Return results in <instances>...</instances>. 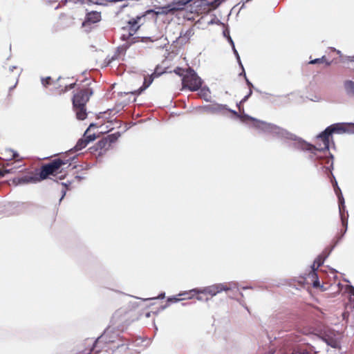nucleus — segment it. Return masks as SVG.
Here are the masks:
<instances>
[{
	"mask_svg": "<svg viewBox=\"0 0 354 354\" xmlns=\"http://www.w3.org/2000/svg\"><path fill=\"white\" fill-rule=\"evenodd\" d=\"M223 35H224V36H225V37H227V36L229 35V32H227H227H226V31H224V32H223Z\"/></svg>",
	"mask_w": 354,
	"mask_h": 354,
	"instance_id": "nucleus-46",
	"label": "nucleus"
},
{
	"mask_svg": "<svg viewBox=\"0 0 354 354\" xmlns=\"http://www.w3.org/2000/svg\"><path fill=\"white\" fill-rule=\"evenodd\" d=\"M324 59V57H322V58H317V59H315L313 60H311L309 63L311 64H317V63L323 62Z\"/></svg>",
	"mask_w": 354,
	"mask_h": 354,
	"instance_id": "nucleus-27",
	"label": "nucleus"
},
{
	"mask_svg": "<svg viewBox=\"0 0 354 354\" xmlns=\"http://www.w3.org/2000/svg\"><path fill=\"white\" fill-rule=\"evenodd\" d=\"M326 344L333 348H337L339 343L335 339H325Z\"/></svg>",
	"mask_w": 354,
	"mask_h": 354,
	"instance_id": "nucleus-23",
	"label": "nucleus"
},
{
	"mask_svg": "<svg viewBox=\"0 0 354 354\" xmlns=\"http://www.w3.org/2000/svg\"><path fill=\"white\" fill-rule=\"evenodd\" d=\"M227 40L229 41V42L232 45V46L234 47V41L230 35L227 36Z\"/></svg>",
	"mask_w": 354,
	"mask_h": 354,
	"instance_id": "nucleus-40",
	"label": "nucleus"
},
{
	"mask_svg": "<svg viewBox=\"0 0 354 354\" xmlns=\"http://www.w3.org/2000/svg\"><path fill=\"white\" fill-rule=\"evenodd\" d=\"M224 109H227V105L218 103L207 104L203 106H198L196 108V110L200 112H207L212 114L222 113Z\"/></svg>",
	"mask_w": 354,
	"mask_h": 354,
	"instance_id": "nucleus-6",
	"label": "nucleus"
},
{
	"mask_svg": "<svg viewBox=\"0 0 354 354\" xmlns=\"http://www.w3.org/2000/svg\"><path fill=\"white\" fill-rule=\"evenodd\" d=\"M123 30L124 32L127 31V32H124L121 35V39L122 40H129L131 37L134 35L135 33H132V31L128 28H123Z\"/></svg>",
	"mask_w": 354,
	"mask_h": 354,
	"instance_id": "nucleus-20",
	"label": "nucleus"
},
{
	"mask_svg": "<svg viewBox=\"0 0 354 354\" xmlns=\"http://www.w3.org/2000/svg\"><path fill=\"white\" fill-rule=\"evenodd\" d=\"M210 91L207 87H203L201 88L199 92V96L202 98H203L205 101H209L210 97Z\"/></svg>",
	"mask_w": 354,
	"mask_h": 354,
	"instance_id": "nucleus-18",
	"label": "nucleus"
},
{
	"mask_svg": "<svg viewBox=\"0 0 354 354\" xmlns=\"http://www.w3.org/2000/svg\"><path fill=\"white\" fill-rule=\"evenodd\" d=\"M15 68H16V66H10V71H11V72H12V71H13V70H14Z\"/></svg>",
	"mask_w": 354,
	"mask_h": 354,
	"instance_id": "nucleus-45",
	"label": "nucleus"
},
{
	"mask_svg": "<svg viewBox=\"0 0 354 354\" xmlns=\"http://www.w3.org/2000/svg\"><path fill=\"white\" fill-rule=\"evenodd\" d=\"M236 286V283L234 282H230L228 283H216L203 288H194L190 290V292H194L196 294H207L214 297L223 291H228L232 288H235Z\"/></svg>",
	"mask_w": 354,
	"mask_h": 354,
	"instance_id": "nucleus-3",
	"label": "nucleus"
},
{
	"mask_svg": "<svg viewBox=\"0 0 354 354\" xmlns=\"http://www.w3.org/2000/svg\"><path fill=\"white\" fill-rule=\"evenodd\" d=\"M187 292H183V293H180V294H179V295H180V296H183V295H187Z\"/></svg>",
	"mask_w": 354,
	"mask_h": 354,
	"instance_id": "nucleus-47",
	"label": "nucleus"
},
{
	"mask_svg": "<svg viewBox=\"0 0 354 354\" xmlns=\"http://www.w3.org/2000/svg\"><path fill=\"white\" fill-rule=\"evenodd\" d=\"M202 83L201 78L190 68L187 70L182 79L183 88H188L192 91H198L201 88Z\"/></svg>",
	"mask_w": 354,
	"mask_h": 354,
	"instance_id": "nucleus-4",
	"label": "nucleus"
},
{
	"mask_svg": "<svg viewBox=\"0 0 354 354\" xmlns=\"http://www.w3.org/2000/svg\"><path fill=\"white\" fill-rule=\"evenodd\" d=\"M51 78L50 77H47L46 78H41V84L44 86L46 87L48 85L50 84Z\"/></svg>",
	"mask_w": 354,
	"mask_h": 354,
	"instance_id": "nucleus-25",
	"label": "nucleus"
},
{
	"mask_svg": "<svg viewBox=\"0 0 354 354\" xmlns=\"http://www.w3.org/2000/svg\"><path fill=\"white\" fill-rule=\"evenodd\" d=\"M232 50H233V52H234V55H235V56H236V59H237L238 62L239 63V65H240L242 68H243V65H242V64H241V59H240L239 55V53H238L237 50H236V48H235V46H234V47H232Z\"/></svg>",
	"mask_w": 354,
	"mask_h": 354,
	"instance_id": "nucleus-26",
	"label": "nucleus"
},
{
	"mask_svg": "<svg viewBox=\"0 0 354 354\" xmlns=\"http://www.w3.org/2000/svg\"><path fill=\"white\" fill-rule=\"evenodd\" d=\"M348 290H349V292L351 293V295L354 296V287L353 286H350L348 287Z\"/></svg>",
	"mask_w": 354,
	"mask_h": 354,
	"instance_id": "nucleus-38",
	"label": "nucleus"
},
{
	"mask_svg": "<svg viewBox=\"0 0 354 354\" xmlns=\"http://www.w3.org/2000/svg\"><path fill=\"white\" fill-rule=\"evenodd\" d=\"M133 39H134V38H132L131 43H133Z\"/></svg>",
	"mask_w": 354,
	"mask_h": 354,
	"instance_id": "nucleus-50",
	"label": "nucleus"
},
{
	"mask_svg": "<svg viewBox=\"0 0 354 354\" xmlns=\"http://www.w3.org/2000/svg\"><path fill=\"white\" fill-rule=\"evenodd\" d=\"M252 91L251 88H250L249 93H247V95L242 99L241 102H245L248 100V99L250 97V96L252 95Z\"/></svg>",
	"mask_w": 354,
	"mask_h": 354,
	"instance_id": "nucleus-28",
	"label": "nucleus"
},
{
	"mask_svg": "<svg viewBox=\"0 0 354 354\" xmlns=\"http://www.w3.org/2000/svg\"><path fill=\"white\" fill-rule=\"evenodd\" d=\"M346 93L351 96L354 97V82L352 80H346L344 83Z\"/></svg>",
	"mask_w": 354,
	"mask_h": 354,
	"instance_id": "nucleus-13",
	"label": "nucleus"
},
{
	"mask_svg": "<svg viewBox=\"0 0 354 354\" xmlns=\"http://www.w3.org/2000/svg\"><path fill=\"white\" fill-rule=\"evenodd\" d=\"M194 31L192 28H189L185 31L182 30L180 32V35L176 38V41H179L182 44H185L194 35Z\"/></svg>",
	"mask_w": 354,
	"mask_h": 354,
	"instance_id": "nucleus-12",
	"label": "nucleus"
},
{
	"mask_svg": "<svg viewBox=\"0 0 354 354\" xmlns=\"http://www.w3.org/2000/svg\"><path fill=\"white\" fill-rule=\"evenodd\" d=\"M182 71V69H181V68H177V69H176V70L174 71V72H175L176 74L179 75L180 76H184V75H185V74L181 73H180V71Z\"/></svg>",
	"mask_w": 354,
	"mask_h": 354,
	"instance_id": "nucleus-36",
	"label": "nucleus"
},
{
	"mask_svg": "<svg viewBox=\"0 0 354 354\" xmlns=\"http://www.w3.org/2000/svg\"><path fill=\"white\" fill-rule=\"evenodd\" d=\"M225 110L227 111H229L230 113H232L234 115H235L236 116L240 117V115H238V113L236 111H234L232 109H228L227 107V109H225ZM241 118L242 120L249 119V120H250L252 121H254V125H253L254 127H255L256 129H259L261 132L264 133L270 134V135L273 136L274 137H276V138H279V137L275 133H272V132H269V131H266L262 128L258 127L259 123H261V122L267 123L266 122L261 121V120H258L256 118H252V117H251V116H250L248 115H245V114L242 115V116H241Z\"/></svg>",
	"mask_w": 354,
	"mask_h": 354,
	"instance_id": "nucleus-8",
	"label": "nucleus"
},
{
	"mask_svg": "<svg viewBox=\"0 0 354 354\" xmlns=\"http://www.w3.org/2000/svg\"><path fill=\"white\" fill-rule=\"evenodd\" d=\"M152 82L153 78L151 77L145 78L143 85L138 90L134 91L133 93L140 94L143 91H145L147 88H148L150 86Z\"/></svg>",
	"mask_w": 354,
	"mask_h": 354,
	"instance_id": "nucleus-14",
	"label": "nucleus"
},
{
	"mask_svg": "<svg viewBox=\"0 0 354 354\" xmlns=\"http://www.w3.org/2000/svg\"><path fill=\"white\" fill-rule=\"evenodd\" d=\"M335 192L336 194L337 195L338 200H339V214L341 216L342 225L345 227V230L343 234H344L346 232L347 227H348V221L344 218L343 212L345 211V205H344V199L340 189L337 187V183L335 182ZM342 234V236H343Z\"/></svg>",
	"mask_w": 354,
	"mask_h": 354,
	"instance_id": "nucleus-7",
	"label": "nucleus"
},
{
	"mask_svg": "<svg viewBox=\"0 0 354 354\" xmlns=\"http://www.w3.org/2000/svg\"><path fill=\"white\" fill-rule=\"evenodd\" d=\"M100 19H101L100 12H98L96 11H92V12L87 13L85 20L83 22L82 25L84 26H86L91 24L97 23L98 21H100Z\"/></svg>",
	"mask_w": 354,
	"mask_h": 354,
	"instance_id": "nucleus-10",
	"label": "nucleus"
},
{
	"mask_svg": "<svg viewBox=\"0 0 354 354\" xmlns=\"http://www.w3.org/2000/svg\"><path fill=\"white\" fill-rule=\"evenodd\" d=\"M70 165L69 160H63L59 158L54 159L50 163L44 165L41 168L39 177L41 180L46 179L49 175H53L56 172L62 165Z\"/></svg>",
	"mask_w": 354,
	"mask_h": 354,
	"instance_id": "nucleus-5",
	"label": "nucleus"
},
{
	"mask_svg": "<svg viewBox=\"0 0 354 354\" xmlns=\"http://www.w3.org/2000/svg\"><path fill=\"white\" fill-rule=\"evenodd\" d=\"M6 153H8V158L10 159H14L18 156L17 152L13 151L12 149H7Z\"/></svg>",
	"mask_w": 354,
	"mask_h": 354,
	"instance_id": "nucleus-22",
	"label": "nucleus"
},
{
	"mask_svg": "<svg viewBox=\"0 0 354 354\" xmlns=\"http://www.w3.org/2000/svg\"><path fill=\"white\" fill-rule=\"evenodd\" d=\"M258 127L262 128L266 131H269L275 133L279 139L292 140L294 141V147L301 150L308 151L311 153L310 158L313 160H317L320 165L324 163L322 160H326L327 165H324L329 171L333 169V162L332 155L327 156L329 149V137L333 133H343L348 132V130L345 124H335L328 127L324 131L320 133L317 136V139L322 142V145L319 147L314 146L310 143L306 142L301 138L297 137L296 135L288 131L286 129H283L272 123H259Z\"/></svg>",
	"mask_w": 354,
	"mask_h": 354,
	"instance_id": "nucleus-1",
	"label": "nucleus"
},
{
	"mask_svg": "<svg viewBox=\"0 0 354 354\" xmlns=\"http://www.w3.org/2000/svg\"><path fill=\"white\" fill-rule=\"evenodd\" d=\"M334 247H335V245H333L330 248H326L323 251V252L315 259V260L314 261H315V263H317V268H319V267L321 266L324 263L325 259L330 255V254L334 249Z\"/></svg>",
	"mask_w": 354,
	"mask_h": 354,
	"instance_id": "nucleus-11",
	"label": "nucleus"
},
{
	"mask_svg": "<svg viewBox=\"0 0 354 354\" xmlns=\"http://www.w3.org/2000/svg\"><path fill=\"white\" fill-rule=\"evenodd\" d=\"M75 83H73L68 86H66L65 89L63 91V92H66L67 91L75 87Z\"/></svg>",
	"mask_w": 354,
	"mask_h": 354,
	"instance_id": "nucleus-32",
	"label": "nucleus"
},
{
	"mask_svg": "<svg viewBox=\"0 0 354 354\" xmlns=\"http://www.w3.org/2000/svg\"><path fill=\"white\" fill-rule=\"evenodd\" d=\"M8 170H1L0 169V178L3 177L6 173H8Z\"/></svg>",
	"mask_w": 354,
	"mask_h": 354,
	"instance_id": "nucleus-35",
	"label": "nucleus"
},
{
	"mask_svg": "<svg viewBox=\"0 0 354 354\" xmlns=\"http://www.w3.org/2000/svg\"><path fill=\"white\" fill-rule=\"evenodd\" d=\"M41 181L40 177L37 174L35 175H26L21 177L17 178L14 180V182L17 185H24L28 183H37Z\"/></svg>",
	"mask_w": 354,
	"mask_h": 354,
	"instance_id": "nucleus-9",
	"label": "nucleus"
},
{
	"mask_svg": "<svg viewBox=\"0 0 354 354\" xmlns=\"http://www.w3.org/2000/svg\"><path fill=\"white\" fill-rule=\"evenodd\" d=\"M95 124H91L88 127V128L86 129V131H85V133H84V136H83V138L86 140L87 142L89 143L93 140H95L96 138V136L93 133V134H89L88 135V131H89V129L94 127Z\"/></svg>",
	"mask_w": 354,
	"mask_h": 354,
	"instance_id": "nucleus-17",
	"label": "nucleus"
},
{
	"mask_svg": "<svg viewBox=\"0 0 354 354\" xmlns=\"http://www.w3.org/2000/svg\"><path fill=\"white\" fill-rule=\"evenodd\" d=\"M88 144V143L87 142L86 140H85L84 138H82L77 142L75 146L72 150L75 151H80L85 148Z\"/></svg>",
	"mask_w": 354,
	"mask_h": 354,
	"instance_id": "nucleus-16",
	"label": "nucleus"
},
{
	"mask_svg": "<svg viewBox=\"0 0 354 354\" xmlns=\"http://www.w3.org/2000/svg\"><path fill=\"white\" fill-rule=\"evenodd\" d=\"M292 354H309L306 350H297L295 351Z\"/></svg>",
	"mask_w": 354,
	"mask_h": 354,
	"instance_id": "nucleus-31",
	"label": "nucleus"
},
{
	"mask_svg": "<svg viewBox=\"0 0 354 354\" xmlns=\"http://www.w3.org/2000/svg\"><path fill=\"white\" fill-rule=\"evenodd\" d=\"M165 297V293H161L158 297H153V299H163Z\"/></svg>",
	"mask_w": 354,
	"mask_h": 354,
	"instance_id": "nucleus-41",
	"label": "nucleus"
},
{
	"mask_svg": "<svg viewBox=\"0 0 354 354\" xmlns=\"http://www.w3.org/2000/svg\"><path fill=\"white\" fill-rule=\"evenodd\" d=\"M252 91L251 88H250L249 93H247V95L242 99L241 102H245L248 100V99L250 97V96L252 95Z\"/></svg>",
	"mask_w": 354,
	"mask_h": 354,
	"instance_id": "nucleus-30",
	"label": "nucleus"
},
{
	"mask_svg": "<svg viewBox=\"0 0 354 354\" xmlns=\"http://www.w3.org/2000/svg\"><path fill=\"white\" fill-rule=\"evenodd\" d=\"M243 289H248V287H243Z\"/></svg>",
	"mask_w": 354,
	"mask_h": 354,
	"instance_id": "nucleus-51",
	"label": "nucleus"
},
{
	"mask_svg": "<svg viewBox=\"0 0 354 354\" xmlns=\"http://www.w3.org/2000/svg\"><path fill=\"white\" fill-rule=\"evenodd\" d=\"M312 271L309 274L310 276H312V277H317V274L316 273V270L318 269L317 268V263H315V261L313 262V264L311 266Z\"/></svg>",
	"mask_w": 354,
	"mask_h": 354,
	"instance_id": "nucleus-24",
	"label": "nucleus"
},
{
	"mask_svg": "<svg viewBox=\"0 0 354 354\" xmlns=\"http://www.w3.org/2000/svg\"><path fill=\"white\" fill-rule=\"evenodd\" d=\"M120 136V133L118 132L115 133H112V134L108 135L106 137H105V138L107 140L108 142L111 146V145L113 143H114L118 139Z\"/></svg>",
	"mask_w": 354,
	"mask_h": 354,
	"instance_id": "nucleus-21",
	"label": "nucleus"
},
{
	"mask_svg": "<svg viewBox=\"0 0 354 354\" xmlns=\"http://www.w3.org/2000/svg\"><path fill=\"white\" fill-rule=\"evenodd\" d=\"M192 0H180V3L182 6H185L189 3Z\"/></svg>",
	"mask_w": 354,
	"mask_h": 354,
	"instance_id": "nucleus-39",
	"label": "nucleus"
},
{
	"mask_svg": "<svg viewBox=\"0 0 354 354\" xmlns=\"http://www.w3.org/2000/svg\"><path fill=\"white\" fill-rule=\"evenodd\" d=\"M62 192H63V193H62V197H61V198H60V201L64 198V196H65V195H66V191H63Z\"/></svg>",
	"mask_w": 354,
	"mask_h": 354,
	"instance_id": "nucleus-43",
	"label": "nucleus"
},
{
	"mask_svg": "<svg viewBox=\"0 0 354 354\" xmlns=\"http://www.w3.org/2000/svg\"><path fill=\"white\" fill-rule=\"evenodd\" d=\"M196 299H197L198 300H199V301H201V300H202V297H199V296L196 297Z\"/></svg>",
	"mask_w": 354,
	"mask_h": 354,
	"instance_id": "nucleus-48",
	"label": "nucleus"
},
{
	"mask_svg": "<svg viewBox=\"0 0 354 354\" xmlns=\"http://www.w3.org/2000/svg\"><path fill=\"white\" fill-rule=\"evenodd\" d=\"M252 91L251 88H250L249 93H247V95L242 99L241 102H245L248 100V99L250 97V96L252 95Z\"/></svg>",
	"mask_w": 354,
	"mask_h": 354,
	"instance_id": "nucleus-29",
	"label": "nucleus"
},
{
	"mask_svg": "<svg viewBox=\"0 0 354 354\" xmlns=\"http://www.w3.org/2000/svg\"><path fill=\"white\" fill-rule=\"evenodd\" d=\"M93 95V91L90 88L81 90L75 94L73 97V110L76 117L80 120H84L87 116L86 104Z\"/></svg>",
	"mask_w": 354,
	"mask_h": 354,
	"instance_id": "nucleus-2",
	"label": "nucleus"
},
{
	"mask_svg": "<svg viewBox=\"0 0 354 354\" xmlns=\"http://www.w3.org/2000/svg\"><path fill=\"white\" fill-rule=\"evenodd\" d=\"M164 41H165V43L163 44L164 46H166L167 44H168V41L167 39V38H164Z\"/></svg>",
	"mask_w": 354,
	"mask_h": 354,
	"instance_id": "nucleus-44",
	"label": "nucleus"
},
{
	"mask_svg": "<svg viewBox=\"0 0 354 354\" xmlns=\"http://www.w3.org/2000/svg\"><path fill=\"white\" fill-rule=\"evenodd\" d=\"M180 300V299H178V298H176V297H169L167 299V301L170 302V301H172V302H178Z\"/></svg>",
	"mask_w": 354,
	"mask_h": 354,
	"instance_id": "nucleus-33",
	"label": "nucleus"
},
{
	"mask_svg": "<svg viewBox=\"0 0 354 354\" xmlns=\"http://www.w3.org/2000/svg\"><path fill=\"white\" fill-rule=\"evenodd\" d=\"M127 28H129L132 31V33H136L139 28V26L138 25V20L135 19L130 20Z\"/></svg>",
	"mask_w": 354,
	"mask_h": 354,
	"instance_id": "nucleus-19",
	"label": "nucleus"
},
{
	"mask_svg": "<svg viewBox=\"0 0 354 354\" xmlns=\"http://www.w3.org/2000/svg\"><path fill=\"white\" fill-rule=\"evenodd\" d=\"M110 147L111 145L105 138L98 141L97 144V149L103 150L104 151H107Z\"/></svg>",
	"mask_w": 354,
	"mask_h": 354,
	"instance_id": "nucleus-15",
	"label": "nucleus"
},
{
	"mask_svg": "<svg viewBox=\"0 0 354 354\" xmlns=\"http://www.w3.org/2000/svg\"><path fill=\"white\" fill-rule=\"evenodd\" d=\"M331 49H332L333 50H334V51H336V52H337V53L338 55H341L342 53H341V51H340V50H336V49H335V48H331Z\"/></svg>",
	"mask_w": 354,
	"mask_h": 354,
	"instance_id": "nucleus-42",
	"label": "nucleus"
},
{
	"mask_svg": "<svg viewBox=\"0 0 354 354\" xmlns=\"http://www.w3.org/2000/svg\"><path fill=\"white\" fill-rule=\"evenodd\" d=\"M315 278H316V279L313 281V287L316 288V287L319 286L320 284H319V281L318 279V277H317Z\"/></svg>",
	"mask_w": 354,
	"mask_h": 354,
	"instance_id": "nucleus-34",
	"label": "nucleus"
},
{
	"mask_svg": "<svg viewBox=\"0 0 354 354\" xmlns=\"http://www.w3.org/2000/svg\"><path fill=\"white\" fill-rule=\"evenodd\" d=\"M144 39H149L151 41H153V40H152L150 37H147V38H145Z\"/></svg>",
	"mask_w": 354,
	"mask_h": 354,
	"instance_id": "nucleus-49",
	"label": "nucleus"
},
{
	"mask_svg": "<svg viewBox=\"0 0 354 354\" xmlns=\"http://www.w3.org/2000/svg\"><path fill=\"white\" fill-rule=\"evenodd\" d=\"M244 75H245V74ZM245 78L246 84L250 87V88L253 87V84L247 79L246 76H245Z\"/></svg>",
	"mask_w": 354,
	"mask_h": 354,
	"instance_id": "nucleus-37",
	"label": "nucleus"
}]
</instances>
